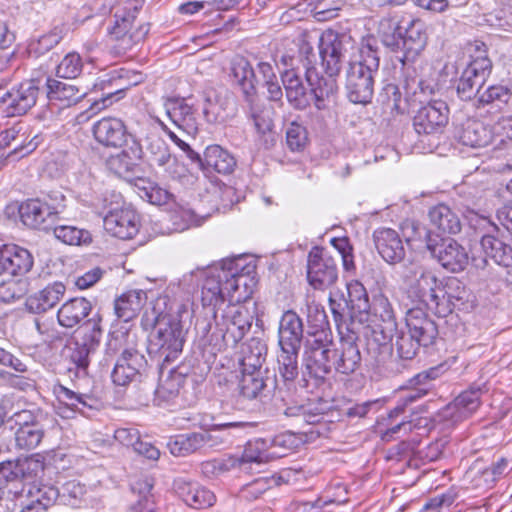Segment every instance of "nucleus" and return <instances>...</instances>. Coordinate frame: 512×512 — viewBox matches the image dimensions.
Returning a JSON list of instances; mask_svg holds the SVG:
<instances>
[{
  "mask_svg": "<svg viewBox=\"0 0 512 512\" xmlns=\"http://www.w3.org/2000/svg\"><path fill=\"white\" fill-rule=\"evenodd\" d=\"M251 118L255 129L260 134H265L273 128V109L264 104H255L250 109Z\"/></svg>",
  "mask_w": 512,
  "mask_h": 512,
  "instance_id": "obj_55",
  "label": "nucleus"
},
{
  "mask_svg": "<svg viewBox=\"0 0 512 512\" xmlns=\"http://www.w3.org/2000/svg\"><path fill=\"white\" fill-rule=\"evenodd\" d=\"M379 33L382 44L394 54V60L400 63L401 75L406 86L419 85L422 71L419 59L428 40L424 23L413 20L403 30L397 23L383 20Z\"/></svg>",
  "mask_w": 512,
  "mask_h": 512,
  "instance_id": "obj_2",
  "label": "nucleus"
},
{
  "mask_svg": "<svg viewBox=\"0 0 512 512\" xmlns=\"http://www.w3.org/2000/svg\"><path fill=\"white\" fill-rule=\"evenodd\" d=\"M456 138L464 146L481 148L492 142L493 133L483 122L468 119L457 129Z\"/></svg>",
  "mask_w": 512,
  "mask_h": 512,
  "instance_id": "obj_28",
  "label": "nucleus"
},
{
  "mask_svg": "<svg viewBox=\"0 0 512 512\" xmlns=\"http://www.w3.org/2000/svg\"><path fill=\"white\" fill-rule=\"evenodd\" d=\"M286 143L293 152L303 151L308 144L307 129L295 121L291 122L286 130Z\"/></svg>",
  "mask_w": 512,
  "mask_h": 512,
  "instance_id": "obj_56",
  "label": "nucleus"
},
{
  "mask_svg": "<svg viewBox=\"0 0 512 512\" xmlns=\"http://www.w3.org/2000/svg\"><path fill=\"white\" fill-rule=\"evenodd\" d=\"M394 338L395 343L393 345L398 356L405 360L413 359L421 346L420 343L409 332H398L396 330Z\"/></svg>",
  "mask_w": 512,
  "mask_h": 512,
  "instance_id": "obj_54",
  "label": "nucleus"
},
{
  "mask_svg": "<svg viewBox=\"0 0 512 512\" xmlns=\"http://www.w3.org/2000/svg\"><path fill=\"white\" fill-rule=\"evenodd\" d=\"M38 88L33 82H25L13 88L1 97V103L6 105L9 116H19L31 109L37 99Z\"/></svg>",
  "mask_w": 512,
  "mask_h": 512,
  "instance_id": "obj_20",
  "label": "nucleus"
},
{
  "mask_svg": "<svg viewBox=\"0 0 512 512\" xmlns=\"http://www.w3.org/2000/svg\"><path fill=\"white\" fill-rule=\"evenodd\" d=\"M241 374L240 394L246 399H255L265 387L263 372L241 371Z\"/></svg>",
  "mask_w": 512,
  "mask_h": 512,
  "instance_id": "obj_53",
  "label": "nucleus"
},
{
  "mask_svg": "<svg viewBox=\"0 0 512 512\" xmlns=\"http://www.w3.org/2000/svg\"><path fill=\"white\" fill-rule=\"evenodd\" d=\"M307 278L314 289L325 290L333 286L338 279L336 258L323 248H312L308 255Z\"/></svg>",
  "mask_w": 512,
  "mask_h": 512,
  "instance_id": "obj_12",
  "label": "nucleus"
},
{
  "mask_svg": "<svg viewBox=\"0 0 512 512\" xmlns=\"http://www.w3.org/2000/svg\"><path fill=\"white\" fill-rule=\"evenodd\" d=\"M355 46L350 34L327 31L319 38V55L325 74L338 76L347 54Z\"/></svg>",
  "mask_w": 512,
  "mask_h": 512,
  "instance_id": "obj_11",
  "label": "nucleus"
},
{
  "mask_svg": "<svg viewBox=\"0 0 512 512\" xmlns=\"http://www.w3.org/2000/svg\"><path fill=\"white\" fill-rule=\"evenodd\" d=\"M281 80L288 102L296 109H305L309 105V96L299 75L293 69H287L281 73Z\"/></svg>",
  "mask_w": 512,
  "mask_h": 512,
  "instance_id": "obj_38",
  "label": "nucleus"
},
{
  "mask_svg": "<svg viewBox=\"0 0 512 512\" xmlns=\"http://www.w3.org/2000/svg\"><path fill=\"white\" fill-rule=\"evenodd\" d=\"M448 116V105L442 100H434L416 112L413 127L419 135L438 134L447 125Z\"/></svg>",
  "mask_w": 512,
  "mask_h": 512,
  "instance_id": "obj_14",
  "label": "nucleus"
},
{
  "mask_svg": "<svg viewBox=\"0 0 512 512\" xmlns=\"http://www.w3.org/2000/svg\"><path fill=\"white\" fill-rule=\"evenodd\" d=\"M480 395L479 388L464 391L442 410L443 419L450 420L452 423L467 419L479 408Z\"/></svg>",
  "mask_w": 512,
  "mask_h": 512,
  "instance_id": "obj_26",
  "label": "nucleus"
},
{
  "mask_svg": "<svg viewBox=\"0 0 512 512\" xmlns=\"http://www.w3.org/2000/svg\"><path fill=\"white\" fill-rule=\"evenodd\" d=\"M203 433L179 435L168 443L170 452L175 456H185L202 448L206 443Z\"/></svg>",
  "mask_w": 512,
  "mask_h": 512,
  "instance_id": "obj_46",
  "label": "nucleus"
},
{
  "mask_svg": "<svg viewBox=\"0 0 512 512\" xmlns=\"http://www.w3.org/2000/svg\"><path fill=\"white\" fill-rule=\"evenodd\" d=\"M372 309L376 316L383 322L374 330L376 340L380 345H386L393 341L394 332L396 331V318L392 305L388 298L383 294H377L373 298Z\"/></svg>",
  "mask_w": 512,
  "mask_h": 512,
  "instance_id": "obj_24",
  "label": "nucleus"
},
{
  "mask_svg": "<svg viewBox=\"0 0 512 512\" xmlns=\"http://www.w3.org/2000/svg\"><path fill=\"white\" fill-rule=\"evenodd\" d=\"M49 209L41 199H30L19 206V216L25 226L48 231L56 224Z\"/></svg>",
  "mask_w": 512,
  "mask_h": 512,
  "instance_id": "obj_22",
  "label": "nucleus"
},
{
  "mask_svg": "<svg viewBox=\"0 0 512 512\" xmlns=\"http://www.w3.org/2000/svg\"><path fill=\"white\" fill-rule=\"evenodd\" d=\"M130 338L129 333H114L106 344L105 353L111 359L122 350L111 374L113 382L119 386L132 382L147 364L144 355L134 347V340Z\"/></svg>",
  "mask_w": 512,
  "mask_h": 512,
  "instance_id": "obj_5",
  "label": "nucleus"
},
{
  "mask_svg": "<svg viewBox=\"0 0 512 512\" xmlns=\"http://www.w3.org/2000/svg\"><path fill=\"white\" fill-rule=\"evenodd\" d=\"M403 279L408 286V293L419 303L424 304L428 309L436 312V308L443 306L439 303L442 281L426 268L412 264L403 273ZM441 311L447 309L441 307Z\"/></svg>",
  "mask_w": 512,
  "mask_h": 512,
  "instance_id": "obj_8",
  "label": "nucleus"
},
{
  "mask_svg": "<svg viewBox=\"0 0 512 512\" xmlns=\"http://www.w3.org/2000/svg\"><path fill=\"white\" fill-rule=\"evenodd\" d=\"M278 355V372L285 382H293L298 374V352L300 348L280 347Z\"/></svg>",
  "mask_w": 512,
  "mask_h": 512,
  "instance_id": "obj_47",
  "label": "nucleus"
},
{
  "mask_svg": "<svg viewBox=\"0 0 512 512\" xmlns=\"http://www.w3.org/2000/svg\"><path fill=\"white\" fill-rule=\"evenodd\" d=\"M144 0H128L115 12V22L109 30L111 39L115 42L112 49L116 55L126 54L148 33L147 25L133 28L138 12L142 9Z\"/></svg>",
  "mask_w": 512,
  "mask_h": 512,
  "instance_id": "obj_7",
  "label": "nucleus"
},
{
  "mask_svg": "<svg viewBox=\"0 0 512 512\" xmlns=\"http://www.w3.org/2000/svg\"><path fill=\"white\" fill-rule=\"evenodd\" d=\"M332 346V335L327 329L308 332L304 352L321 350Z\"/></svg>",
  "mask_w": 512,
  "mask_h": 512,
  "instance_id": "obj_63",
  "label": "nucleus"
},
{
  "mask_svg": "<svg viewBox=\"0 0 512 512\" xmlns=\"http://www.w3.org/2000/svg\"><path fill=\"white\" fill-rule=\"evenodd\" d=\"M112 200L107 203V198L103 199V225L105 230L119 239H131L139 230V217L130 207L122 205V196L117 193H111Z\"/></svg>",
  "mask_w": 512,
  "mask_h": 512,
  "instance_id": "obj_9",
  "label": "nucleus"
},
{
  "mask_svg": "<svg viewBox=\"0 0 512 512\" xmlns=\"http://www.w3.org/2000/svg\"><path fill=\"white\" fill-rule=\"evenodd\" d=\"M426 247L443 268L453 273L463 271L468 263L469 256L466 249L453 239L433 238L427 235Z\"/></svg>",
  "mask_w": 512,
  "mask_h": 512,
  "instance_id": "obj_13",
  "label": "nucleus"
},
{
  "mask_svg": "<svg viewBox=\"0 0 512 512\" xmlns=\"http://www.w3.org/2000/svg\"><path fill=\"white\" fill-rule=\"evenodd\" d=\"M335 351L333 367L337 372L348 375L356 371L361 362V354L353 340L342 338L340 348Z\"/></svg>",
  "mask_w": 512,
  "mask_h": 512,
  "instance_id": "obj_37",
  "label": "nucleus"
},
{
  "mask_svg": "<svg viewBox=\"0 0 512 512\" xmlns=\"http://www.w3.org/2000/svg\"><path fill=\"white\" fill-rule=\"evenodd\" d=\"M275 484L276 480L274 478L259 477L244 485L240 489L239 495L244 500L253 501L258 499Z\"/></svg>",
  "mask_w": 512,
  "mask_h": 512,
  "instance_id": "obj_59",
  "label": "nucleus"
},
{
  "mask_svg": "<svg viewBox=\"0 0 512 512\" xmlns=\"http://www.w3.org/2000/svg\"><path fill=\"white\" fill-rule=\"evenodd\" d=\"M34 264L30 251L16 244L0 246V275L22 276L28 273Z\"/></svg>",
  "mask_w": 512,
  "mask_h": 512,
  "instance_id": "obj_17",
  "label": "nucleus"
},
{
  "mask_svg": "<svg viewBox=\"0 0 512 512\" xmlns=\"http://www.w3.org/2000/svg\"><path fill=\"white\" fill-rule=\"evenodd\" d=\"M306 80L314 96L315 106L324 109L326 101H330L338 90L336 76H320L315 68H307Z\"/></svg>",
  "mask_w": 512,
  "mask_h": 512,
  "instance_id": "obj_29",
  "label": "nucleus"
},
{
  "mask_svg": "<svg viewBox=\"0 0 512 512\" xmlns=\"http://www.w3.org/2000/svg\"><path fill=\"white\" fill-rule=\"evenodd\" d=\"M431 224L441 233L456 234L461 230L458 215L445 204L434 206L429 211Z\"/></svg>",
  "mask_w": 512,
  "mask_h": 512,
  "instance_id": "obj_41",
  "label": "nucleus"
},
{
  "mask_svg": "<svg viewBox=\"0 0 512 512\" xmlns=\"http://www.w3.org/2000/svg\"><path fill=\"white\" fill-rule=\"evenodd\" d=\"M270 452L282 453L295 449L299 445V438L290 432L281 433L268 441Z\"/></svg>",
  "mask_w": 512,
  "mask_h": 512,
  "instance_id": "obj_64",
  "label": "nucleus"
},
{
  "mask_svg": "<svg viewBox=\"0 0 512 512\" xmlns=\"http://www.w3.org/2000/svg\"><path fill=\"white\" fill-rule=\"evenodd\" d=\"M349 63H356L369 71L378 72L380 57L377 40L373 36L363 38L358 48V54L354 55Z\"/></svg>",
  "mask_w": 512,
  "mask_h": 512,
  "instance_id": "obj_44",
  "label": "nucleus"
},
{
  "mask_svg": "<svg viewBox=\"0 0 512 512\" xmlns=\"http://www.w3.org/2000/svg\"><path fill=\"white\" fill-rule=\"evenodd\" d=\"M64 293L65 286L61 282H54L30 295L25 302L26 309L34 314L45 313L60 301Z\"/></svg>",
  "mask_w": 512,
  "mask_h": 512,
  "instance_id": "obj_31",
  "label": "nucleus"
},
{
  "mask_svg": "<svg viewBox=\"0 0 512 512\" xmlns=\"http://www.w3.org/2000/svg\"><path fill=\"white\" fill-rule=\"evenodd\" d=\"M356 63H349L346 71V90L349 100L355 104L370 102L374 92V75Z\"/></svg>",
  "mask_w": 512,
  "mask_h": 512,
  "instance_id": "obj_15",
  "label": "nucleus"
},
{
  "mask_svg": "<svg viewBox=\"0 0 512 512\" xmlns=\"http://www.w3.org/2000/svg\"><path fill=\"white\" fill-rule=\"evenodd\" d=\"M150 305L141 319L144 330L155 329L149 336L148 352L158 361L170 363L182 352L185 341L179 309L174 312V305L166 294L158 296Z\"/></svg>",
  "mask_w": 512,
  "mask_h": 512,
  "instance_id": "obj_1",
  "label": "nucleus"
},
{
  "mask_svg": "<svg viewBox=\"0 0 512 512\" xmlns=\"http://www.w3.org/2000/svg\"><path fill=\"white\" fill-rule=\"evenodd\" d=\"M484 253L495 263L504 267L512 266V246L506 244L493 235H484L481 239Z\"/></svg>",
  "mask_w": 512,
  "mask_h": 512,
  "instance_id": "obj_42",
  "label": "nucleus"
},
{
  "mask_svg": "<svg viewBox=\"0 0 512 512\" xmlns=\"http://www.w3.org/2000/svg\"><path fill=\"white\" fill-rule=\"evenodd\" d=\"M51 229L58 240L68 245H81L91 241V235L88 231L74 226L55 224Z\"/></svg>",
  "mask_w": 512,
  "mask_h": 512,
  "instance_id": "obj_52",
  "label": "nucleus"
},
{
  "mask_svg": "<svg viewBox=\"0 0 512 512\" xmlns=\"http://www.w3.org/2000/svg\"><path fill=\"white\" fill-rule=\"evenodd\" d=\"M213 316L215 329L207 342L217 351L236 346L251 329L253 322V315L241 302L227 304L220 315L214 311Z\"/></svg>",
  "mask_w": 512,
  "mask_h": 512,
  "instance_id": "obj_4",
  "label": "nucleus"
},
{
  "mask_svg": "<svg viewBox=\"0 0 512 512\" xmlns=\"http://www.w3.org/2000/svg\"><path fill=\"white\" fill-rule=\"evenodd\" d=\"M91 309V303L85 298L70 299L58 310V323L62 327L73 328L89 315Z\"/></svg>",
  "mask_w": 512,
  "mask_h": 512,
  "instance_id": "obj_35",
  "label": "nucleus"
},
{
  "mask_svg": "<svg viewBox=\"0 0 512 512\" xmlns=\"http://www.w3.org/2000/svg\"><path fill=\"white\" fill-rule=\"evenodd\" d=\"M58 497V488L51 484L40 483L28 491V500L47 510L56 503Z\"/></svg>",
  "mask_w": 512,
  "mask_h": 512,
  "instance_id": "obj_51",
  "label": "nucleus"
},
{
  "mask_svg": "<svg viewBox=\"0 0 512 512\" xmlns=\"http://www.w3.org/2000/svg\"><path fill=\"white\" fill-rule=\"evenodd\" d=\"M135 146L131 147V153L135 159H140L144 153L148 159L163 168L168 177L177 179L185 174V167L172 156L166 142L156 133L144 125L138 132L129 134Z\"/></svg>",
  "mask_w": 512,
  "mask_h": 512,
  "instance_id": "obj_6",
  "label": "nucleus"
},
{
  "mask_svg": "<svg viewBox=\"0 0 512 512\" xmlns=\"http://www.w3.org/2000/svg\"><path fill=\"white\" fill-rule=\"evenodd\" d=\"M477 52L478 55L472 58L464 71L469 75L482 79V81L485 82L487 76L491 72L492 62L486 55L485 49H481L478 45Z\"/></svg>",
  "mask_w": 512,
  "mask_h": 512,
  "instance_id": "obj_58",
  "label": "nucleus"
},
{
  "mask_svg": "<svg viewBox=\"0 0 512 512\" xmlns=\"http://www.w3.org/2000/svg\"><path fill=\"white\" fill-rule=\"evenodd\" d=\"M267 346L259 338H251L241 349L239 364L241 371L263 372V365L266 361Z\"/></svg>",
  "mask_w": 512,
  "mask_h": 512,
  "instance_id": "obj_33",
  "label": "nucleus"
},
{
  "mask_svg": "<svg viewBox=\"0 0 512 512\" xmlns=\"http://www.w3.org/2000/svg\"><path fill=\"white\" fill-rule=\"evenodd\" d=\"M95 139L107 147H120L128 135L123 121L115 117H104L93 125Z\"/></svg>",
  "mask_w": 512,
  "mask_h": 512,
  "instance_id": "obj_27",
  "label": "nucleus"
},
{
  "mask_svg": "<svg viewBox=\"0 0 512 512\" xmlns=\"http://www.w3.org/2000/svg\"><path fill=\"white\" fill-rule=\"evenodd\" d=\"M224 101L214 89L204 91L203 116L208 123L224 121Z\"/></svg>",
  "mask_w": 512,
  "mask_h": 512,
  "instance_id": "obj_49",
  "label": "nucleus"
},
{
  "mask_svg": "<svg viewBox=\"0 0 512 512\" xmlns=\"http://www.w3.org/2000/svg\"><path fill=\"white\" fill-rule=\"evenodd\" d=\"M166 115L170 121L187 134H195L198 130L196 110L185 98H167L164 102Z\"/></svg>",
  "mask_w": 512,
  "mask_h": 512,
  "instance_id": "obj_19",
  "label": "nucleus"
},
{
  "mask_svg": "<svg viewBox=\"0 0 512 512\" xmlns=\"http://www.w3.org/2000/svg\"><path fill=\"white\" fill-rule=\"evenodd\" d=\"M441 290L439 303L447 309L442 312V306L436 308L435 314L441 317L452 313L454 309H463L471 296L466 286L455 277L448 278L445 283L442 282Z\"/></svg>",
  "mask_w": 512,
  "mask_h": 512,
  "instance_id": "obj_25",
  "label": "nucleus"
},
{
  "mask_svg": "<svg viewBox=\"0 0 512 512\" xmlns=\"http://www.w3.org/2000/svg\"><path fill=\"white\" fill-rule=\"evenodd\" d=\"M336 351L331 347L321 350L304 352L303 360L309 373L317 378H324L333 368Z\"/></svg>",
  "mask_w": 512,
  "mask_h": 512,
  "instance_id": "obj_39",
  "label": "nucleus"
},
{
  "mask_svg": "<svg viewBox=\"0 0 512 512\" xmlns=\"http://www.w3.org/2000/svg\"><path fill=\"white\" fill-rule=\"evenodd\" d=\"M230 70L232 77L241 87L246 98L248 99L253 96L258 80L250 62L245 57L236 55L231 60Z\"/></svg>",
  "mask_w": 512,
  "mask_h": 512,
  "instance_id": "obj_34",
  "label": "nucleus"
},
{
  "mask_svg": "<svg viewBox=\"0 0 512 512\" xmlns=\"http://www.w3.org/2000/svg\"><path fill=\"white\" fill-rule=\"evenodd\" d=\"M245 259L236 258L223 262L220 269L212 271L204 280L201 290L203 306L216 308L228 301L242 302L251 297L256 266L253 263H244Z\"/></svg>",
  "mask_w": 512,
  "mask_h": 512,
  "instance_id": "obj_3",
  "label": "nucleus"
},
{
  "mask_svg": "<svg viewBox=\"0 0 512 512\" xmlns=\"http://www.w3.org/2000/svg\"><path fill=\"white\" fill-rule=\"evenodd\" d=\"M303 338V322L293 310L285 311L279 321L278 343L280 347L300 348Z\"/></svg>",
  "mask_w": 512,
  "mask_h": 512,
  "instance_id": "obj_30",
  "label": "nucleus"
},
{
  "mask_svg": "<svg viewBox=\"0 0 512 512\" xmlns=\"http://www.w3.org/2000/svg\"><path fill=\"white\" fill-rule=\"evenodd\" d=\"M440 368L434 367L427 371H423L410 380L411 387L407 392L398 400L397 405L390 410L388 414L389 419H396L406 413L409 405L425 396L432 388L431 380L439 376Z\"/></svg>",
  "mask_w": 512,
  "mask_h": 512,
  "instance_id": "obj_16",
  "label": "nucleus"
},
{
  "mask_svg": "<svg viewBox=\"0 0 512 512\" xmlns=\"http://www.w3.org/2000/svg\"><path fill=\"white\" fill-rule=\"evenodd\" d=\"M147 301V295L143 290H130L119 296L114 303L117 318L128 322L141 311Z\"/></svg>",
  "mask_w": 512,
  "mask_h": 512,
  "instance_id": "obj_36",
  "label": "nucleus"
},
{
  "mask_svg": "<svg viewBox=\"0 0 512 512\" xmlns=\"http://www.w3.org/2000/svg\"><path fill=\"white\" fill-rule=\"evenodd\" d=\"M107 167L115 175L126 181H132L135 174L141 172L140 165L133 161L127 150L111 155L107 159Z\"/></svg>",
  "mask_w": 512,
  "mask_h": 512,
  "instance_id": "obj_45",
  "label": "nucleus"
},
{
  "mask_svg": "<svg viewBox=\"0 0 512 512\" xmlns=\"http://www.w3.org/2000/svg\"><path fill=\"white\" fill-rule=\"evenodd\" d=\"M100 323L101 317L99 315H95L83 323L77 330L69 347L70 361L84 373L89 366L90 356L96 352L101 342L103 331Z\"/></svg>",
  "mask_w": 512,
  "mask_h": 512,
  "instance_id": "obj_10",
  "label": "nucleus"
},
{
  "mask_svg": "<svg viewBox=\"0 0 512 512\" xmlns=\"http://www.w3.org/2000/svg\"><path fill=\"white\" fill-rule=\"evenodd\" d=\"M346 288L348 298L344 300L345 305L357 313H367L371 305L364 285L359 281H351Z\"/></svg>",
  "mask_w": 512,
  "mask_h": 512,
  "instance_id": "obj_48",
  "label": "nucleus"
},
{
  "mask_svg": "<svg viewBox=\"0 0 512 512\" xmlns=\"http://www.w3.org/2000/svg\"><path fill=\"white\" fill-rule=\"evenodd\" d=\"M483 84L484 82L482 79H478L463 71L460 79L457 82V94L459 98L464 101L472 100L479 94Z\"/></svg>",
  "mask_w": 512,
  "mask_h": 512,
  "instance_id": "obj_57",
  "label": "nucleus"
},
{
  "mask_svg": "<svg viewBox=\"0 0 512 512\" xmlns=\"http://www.w3.org/2000/svg\"><path fill=\"white\" fill-rule=\"evenodd\" d=\"M82 59L78 53H68L58 64L56 73L58 77L73 79L82 71Z\"/></svg>",
  "mask_w": 512,
  "mask_h": 512,
  "instance_id": "obj_61",
  "label": "nucleus"
},
{
  "mask_svg": "<svg viewBox=\"0 0 512 512\" xmlns=\"http://www.w3.org/2000/svg\"><path fill=\"white\" fill-rule=\"evenodd\" d=\"M373 242L378 254L388 264L400 263L406 254L399 233L391 228H378L373 232Z\"/></svg>",
  "mask_w": 512,
  "mask_h": 512,
  "instance_id": "obj_18",
  "label": "nucleus"
},
{
  "mask_svg": "<svg viewBox=\"0 0 512 512\" xmlns=\"http://www.w3.org/2000/svg\"><path fill=\"white\" fill-rule=\"evenodd\" d=\"M175 489L181 499L195 509L210 507L215 502V495L210 490L184 479L175 482Z\"/></svg>",
  "mask_w": 512,
  "mask_h": 512,
  "instance_id": "obj_32",
  "label": "nucleus"
},
{
  "mask_svg": "<svg viewBox=\"0 0 512 512\" xmlns=\"http://www.w3.org/2000/svg\"><path fill=\"white\" fill-rule=\"evenodd\" d=\"M406 326L408 328V332L423 347L432 345L438 336V329L435 322L419 308L408 310L406 315Z\"/></svg>",
  "mask_w": 512,
  "mask_h": 512,
  "instance_id": "obj_21",
  "label": "nucleus"
},
{
  "mask_svg": "<svg viewBox=\"0 0 512 512\" xmlns=\"http://www.w3.org/2000/svg\"><path fill=\"white\" fill-rule=\"evenodd\" d=\"M282 453L270 452L268 441L262 438L247 442L241 457H238L240 469H246L247 464H261L271 458H280Z\"/></svg>",
  "mask_w": 512,
  "mask_h": 512,
  "instance_id": "obj_40",
  "label": "nucleus"
},
{
  "mask_svg": "<svg viewBox=\"0 0 512 512\" xmlns=\"http://www.w3.org/2000/svg\"><path fill=\"white\" fill-rule=\"evenodd\" d=\"M204 160L208 167L222 174H229L236 167L234 156L219 145L208 146L204 152Z\"/></svg>",
  "mask_w": 512,
  "mask_h": 512,
  "instance_id": "obj_43",
  "label": "nucleus"
},
{
  "mask_svg": "<svg viewBox=\"0 0 512 512\" xmlns=\"http://www.w3.org/2000/svg\"><path fill=\"white\" fill-rule=\"evenodd\" d=\"M47 98L51 106L71 107L81 101L87 94L85 89L69 82L52 78L46 80Z\"/></svg>",
  "mask_w": 512,
  "mask_h": 512,
  "instance_id": "obj_23",
  "label": "nucleus"
},
{
  "mask_svg": "<svg viewBox=\"0 0 512 512\" xmlns=\"http://www.w3.org/2000/svg\"><path fill=\"white\" fill-rule=\"evenodd\" d=\"M44 434L42 424L17 428L15 431L16 446L22 450L35 449L41 443Z\"/></svg>",
  "mask_w": 512,
  "mask_h": 512,
  "instance_id": "obj_50",
  "label": "nucleus"
},
{
  "mask_svg": "<svg viewBox=\"0 0 512 512\" xmlns=\"http://www.w3.org/2000/svg\"><path fill=\"white\" fill-rule=\"evenodd\" d=\"M490 472L488 466L480 461H475L465 473V479L476 489H488L493 486L495 481H488L487 473Z\"/></svg>",
  "mask_w": 512,
  "mask_h": 512,
  "instance_id": "obj_60",
  "label": "nucleus"
},
{
  "mask_svg": "<svg viewBox=\"0 0 512 512\" xmlns=\"http://www.w3.org/2000/svg\"><path fill=\"white\" fill-rule=\"evenodd\" d=\"M17 462L19 481L32 480L44 469V463L33 456L17 459Z\"/></svg>",
  "mask_w": 512,
  "mask_h": 512,
  "instance_id": "obj_62",
  "label": "nucleus"
}]
</instances>
